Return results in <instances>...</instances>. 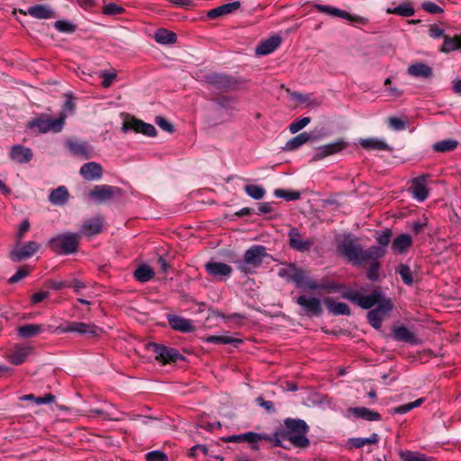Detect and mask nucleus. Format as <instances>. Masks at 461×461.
Returning a JSON list of instances; mask_svg holds the SVG:
<instances>
[{
	"mask_svg": "<svg viewBox=\"0 0 461 461\" xmlns=\"http://www.w3.org/2000/svg\"><path fill=\"white\" fill-rule=\"evenodd\" d=\"M338 251L340 255L348 258L353 265L360 267L364 266L366 262L371 261V264L366 271V278L372 282L380 280V268L381 263L379 258L384 257L386 249L376 246H371L367 249L356 242L350 236L345 237L338 244Z\"/></svg>",
	"mask_w": 461,
	"mask_h": 461,
	"instance_id": "f257e3e1",
	"label": "nucleus"
},
{
	"mask_svg": "<svg viewBox=\"0 0 461 461\" xmlns=\"http://www.w3.org/2000/svg\"><path fill=\"white\" fill-rule=\"evenodd\" d=\"M280 429L284 438L294 447L307 448L310 446V439L307 438L310 427L303 420L286 418Z\"/></svg>",
	"mask_w": 461,
	"mask_h": 461,
	"instance_id": "f03ea898",
	"label": "nucleus"
},
{
	"mask_svg": "<svg viewBox=\"0 0 461 461\" xmlns=\"http://www.w3.org/2000/svg\"><path fill=\"white\" fill-rule=\"evenodd\" d=\"M269 257L266 247L262 245H253L244 253L242 259L235 261L237 268L244 275H251L256 273L265 258Z\"/></svg>",
	"mask_w": 461,
	"mask_h": 461,
	"instance_id": "7ed1b4c3",
	"label": "nucleus"
},
{
	"mask_svg": "<svg viewBox=\"0 0 461 461\" xmlns=\"http://www.w3.org/2000/svg\"><path fill=\"white\" fill-rule=\"evenodd\" d=\"M67 117L66 113H60L57 119H51L49 114L41 113L39 116L29 121L27 126L30 129L37 128L40 133H47L49 131L58 133L63 130Z\"/></svg>",
	"mask_w": 461,
	"mask_h": 461,
	"instance_id": "20e7f679",
	"label": "nucleus"
},
{
	"mask_svg": "<svg viewBox=\"0 0 461 461\" xmlns=\"http://www.w3.org/2000/svg\"><path fill=\"white\" fill-rule=\"evenodd\" d=\"M78 240L79 234L67 232L50 239L49 246L57 254L69 255L77 250Z\"/></svg>",
	"mask_w": 461,
	"mask_h": 461,
	"instance_id": "39448f33",
	"label": "nucleus"
},
{
	"mask_svg": "<svg viewBox=\"0 0 461 461\" xmlns=\"http://www.w3.org/2000/svg\"><path fill=\"white\" fill-rule=\"evenodd\" d=\"M121 117L123 119L121 131L123 133L133 131L135 133H141L148 137L157 136V130L154 125L147 123L142 120L136 118L129 113H122Z\"/></svg>",
	"mask_w": 461,
	"mask_h": 461,
	"instance_id": "423d86ee",
	"label": "nucleus"
},
{
	"mask_svg": "<svg viewBox=\"0 0 461 461\" xmlns=\"http://www.w3.org/2000/svg\"><path fill=\"white\" fill-rule=\"evenodd\" d=\"M203 82L211 88L221 93L235 90L238 80L231 75L225 73L211 72L203 76Z\"/></svg>",
	"mask_w": 461,
	"mask_h": 461,
	"instance_id": "0eeeda50",
	"label": "nucleus"
},
{
	"mask_svg": "<svg viewBox=\"0 0 461 461\" xmlns=\"http://www.w3.org/2000/svg\"><path fill=\"white\" fill-rule=\"evenodd\" d=\"M147 348L155 355V359L163 365L176 363L185 360V357L174 348L167 347L158 343H149Z\"/></svg>",
	"mask_w": 461,
	"mask_h": 461,
	"instance_id": "6e6552de",
	"label": "nucleus"
},
{
	"mask_svg": "<svg viewBox=\"0 0 461 461\" xmlns=\"http://www.w3.org/2000/svg\"><path fill=\"white\" fill-rule=\"evenodd\" d=\"M101 330L90 323L78 322V321H70L66 325L58 326L53 332L62 334L68 332H76L80 335L86 336L87 338H94L98 335V332Z\"/></svg>",
	"mask_w": 461,
	"mask_h": 461,
	"instance_id": "1a4fd4ad",
	"label": "nucleus"
},
{
	"mask_svg": "<svg viewBox=\"0 0 461 461\" xmlns=\"http://www.w3.org/2000/svg\"><path fill=\"white\" fill-rule=\"evenodd\" d=\"M313 8L320 13L345 19L351 24H366L368 23V20L363 16L351 14L347 11L341 10L332 5L315 4Z\"/></svg>",
	"mask_w": 461,
	"mask_h": 461,
	"instance_id": "9d476101",
	"label": "nucleus"
},
{
	"mask_svg": "<svg viewBox=\"0 0 461 461\" xmlns=\"http://www.w3.org/2000/svg\"><path fill=\"white\" fill-rule=\"evenodd\" d=\"M393 304L390 300H384L375 309L367 312L368 323L375 330L382 327L384 318L393 310Z\"/></svg>",
	"mask_w": 461,
	"mask_h": 461,
	"instance_id": "9b49d317",
	"label": "nucleus"
},
{
	"mask_svg": "<svg viewBox=\"0 0 461 461\" xmlns=\"http://www.w3.org/2000/svg\"><path fill=\"white\" fill-rule=\"evenodd\" d=\"M296 303L302 307L303 313L310 317H321L323 313L321 301L314 296L300 295L295 300Z\"/></svg>",
	"mask_w": 461,
	"mask_h": 461,
	"instance_id": "f8f14e48",
	"label": "nucleus"
},
{
	"mask_svg": "<svg viewBox=\"0 0 461 461\" xmlns=\"http://www.w3.org/2000/svg\"><path fill=\"white\" fill-rule=\"evenodd\" d=\"M348 147V142L340 139L334 142L320 146L316 149L312 161H318L329 156L337 154Z\"/></svg>",
	"mask_w": 461,
	"mask_h": 461,
	"instance_id": "ddd939ff",
	"label": "nucleus"
},
{
	"mask_svg": "<svg viewBox=\"0 0 461 461\" xmlns=\"http://www.w3.org/2000/svg\"><path fill=\"white\" fill-rule=\"evenodd\" d=\"M39 244L35 241H28L23 245L15 247L9 255L14 262H21L23 259L32 257L39 249Z\"/></svg>",
	"mask_w": 461,
	"mask_h": 461,
	"instance_id": "4468645a",
	"label": "nucleus"
},
{
	"mask_svg": "<svg viewBox=\"0 0 461 461\" xmlns=\"http://www.w3.org/2000/svg\"><path fill=\"white\" fill-rule=\"evenodd\" d=\"M114 194L115 187L108 185H98L89 192V197L97 203H103L113 199Z\"/></svg>",
	"mask_w": 461,
	"mask_h": 461,
	"instance_id": "2eb2a0df",
	"label": "nucleus"
},
{
	"mask_svg": "<svg viewBox=\"0 0 461 461\" xmlns=\"http://www.w3.org/2000/svg\"><path fill=\"white\" fill-rule=\"evenodd\" d=\"M207 274L214 278L230 276L232 273V267L225 263L217 261H209L204 265Z\"/></svg>",
	"mask_w": 461,
	"mask_h": 461,
	"instance_id": "dca6fc26",
	"label": "nucleus"
},
{
	"mask_svg": "<svg viewBox=\"0 0 461 461\" xmlns=\"http://www.w3.org/2000/svg\"><path fill=\"white\" fill-rule=\"evenodd\" d=\"M79 174L86 181L100 180L103 176V167L97 162H86L81 166Z\"/></svg>",
	"mask_w": 461,
	"mask_h": 461,
	"instance_id": "f3484780",
	"label": "nucleus"
},
{
	"mask_svg": "<svg viewBox=\"0 0 461 461\" xmlns=\"http://www.w3.org/2000/svg\"><path fill=\"white\" fill-rule=\"evenodd\" d=\"M167 321L169 326L174 330L183 333H190L195 330V327L193 325V321L184 317L175 314H168Z\"/></svg>",
	"mask_w": 461,
	"mask_h": 461,
	"instance_id": "a211bd4d",
	"label": "nucleus"
},
{
	"mask_svg": "<svg viewBox=\"0 0 461 461\" xmlns=\"http://www.w3.org/2000/svg\"><path fill=\"white\" fill-rule=\"evenodd\" d=\"M288 236L290 247L299 252L309 251L313 244L311 240H303L301 233L296 228H292Z\"/></svg>",
	"mask_w": 461,
	"mask_h": 461,
	"instance_id": "6ab92c4d",
	"label": "nucleus"
},
{
	"mask_svg": "<svg viewBox=\"0 0 461 461\" xmlns=\"http://www.w3.org/2000/svg\"><path fill=\"white\" fill-rule=\"evenodd\" d=\"M211 101L213 102L219 108L223 109L225 111L239 110V99L233 95L216 94L211 98Z\"/></svg>",
	"mask_w": 461,
	"mask_h": 461,
	"instance_id": "aec40b11",
	"label": "nucleus"
},
{
	"mask_svg": "<svg viewBox=\"0 0 461 461\" xmlns=\"http://www.w3.org/2000/svg\"><path fill=\"white\" fill-rule=\"evenodd\" d=\"M384 300H390L383 295L380 288H375L370 294L360 295L357 305L365 310H369L375 305H378Z\"/></svg>",
	"mask_w": 461,
	"mask_h": 461,
	"instance_id": "412c9836",
	"label": "nucleus"
},
{
	"mask_svg": "<svg viewBox=\"0 0 461 461\" xmlns=\"http://www.w3.org/2000/svg\"><path fill=\"white\" fill-rule=\"evenodd\" d=\"M103 222L99 217H94L83 221L79 230V237H92L102 231Z\"/></svg>",
	"mask_w": 461,
	"mask_h": 461,
	"instance_id": "4be33fe9",
	"label": "nucleus"
},
{
	"mask_svg": "<svg viewBox=\"0 0 461 461\" xmlns=\"http://www.w3.org/2000/svg\"><path fill=\"white\" fill-rule=\"evenodd\" d=\"M67 146L75 156L80 157L84 159H89L93 157V150L85 141L69 140L67 142Z\"/></svg>",
	"mask_w": 461,
	"mask_h": 461,
	"instance_id": "5701e85b",
	"label": "nucleus"
},
{
	"mask_svg": "<svg viewBox=\"0 0 461 461\" xmlns=\"http://www.w3.org/2000/svg\"><path fill=\"white\" fill-rule=\"evenodd\" d=\"M425 181L424 176L414 178L409 188L412 197L419 202H423L429 195V190L425 185Z\"/></svg>",
	"mask_w": 461,
	"mask_h": 461,
	"instance_id": "b1692460",
	"label": "nucleus"
},
{
	"mask_svg": "<svg viewBox=\"0 0 461 461\" xmlns=\"http://www.w3.org/2000/svg\"><path fill=\"white\" fill-rule=\"evenodd\" d=\"M32 149L22 145H14L10 150L11 159L18 164L28 163L32 158Z\"/></svg>",
	"mask_w": 461,
	"mask_h": 461,
	"instance_id": "393cba45",
	"label": "nucleus"
},
{
	"mask_svg": "<svg viewBox=\"0 0 461 461\" xmlns=\"http://www.w3.org/2000/svg\"><path fill=\"white\" fill-rule=\"evenodd\" d=\"M393 337L396 341L409 343L411 345H416L419 342L418 338L412 332H411L405 326H393Z\"/></svg>",
	"mask_w": 461,
	"mask_h": 461,
	"instance_id": "a878e982",
	"label": "nucleus"
},
{
	"mask_svg": "<svg viewBox=\"0 0 461 461\" xmlns=\"http://www.w3.org/2000/svg\"><path fill=\"white\" fill-rule=\"evenodd\" d=\"M413 240L410 234L402 233L398 235L392 242L391 249L393 253L403 254L411 246Z\"/></svg>",
	"mask_w": 461,
	"mask_h": 461,
	"instance_id": "bb28decb",
	"label": "nucleus"
},
{
	"mask_svg": "<svg viewBox=\"0 0 461 461\" xmlns=\"http://www.w3.org/2000/svg\"><path fill=\"white\" fill-rule=\"evenodd\" d=\"M240 7V2L234 1L231 3L221 5L216 8L211 9L207 12L209 19H216L226 14H231Z\"/></svg>",
	"mask_w": 461,
	"mask_h": 461,
	"instance_id": "cd10ccee",
	"label": "nucleus"
},
{
	"mask_svg": "<svg viewBox=\"0 0 461 461\" xmlns=\"http://www.w3.org/2000/svg\"><path fill=\"white\" fill-rule=\"evenodd\" d=\"M20 12L37 19H50L54 17V11L50 6L44 5H32L30 6L27 11L23 12L20 10Z\"/></svg>",
	"mask_w": 461,
	"mask_h": 461,
	"instance_id": "c85d7f7f",
	"label": "nucleus"
},
{
	"mask_svg": "<svg viewBox=\"0 0 461 461\" xmlns=\"http://www.w3.org/2000/svg\"><path fill=\"white\" fill-rule=\"evenodd\" d=\"M348 411L356 418L363 419L369 421L381 420L382 416L378 411L366 407H351Z\"/></svg>",
	"mask_w": 461,
	"mask_h": 461,
	"instance_id": "c756f323",
	"label": "nucleus"
},
{
	"mask_svg": "<svg viewBox=\"0 0 461 461\" xmlns=\"http://www.w3.org/2000/svg\"><path fill=\"white\" fill-rule=\"evenodd\" d=\"M52 327L45 324H25L18 328V335L22 338H33Z\"/></svg>",
	"mask_w": 461,
	"mask_h": 461,
	"instance_id": "7c9ffc66",
	"label": "nucleus"
},
{
	"mask_svg": "<svg viewBox=\"0 0 461 461\" xmlns=\"http://www.w3.org/2000/svg\"><path fill=\"white\" fill-rule=\"evenodd\" d=\"M281 38L279 36H272L271 38L263 41L256 49L258 55H268L274 52L280 45Z\"/></svg>",
	"mask_w": 461,
	"mask_h": 461,
	"instance_id": "2f4dec72",
	"label": "nucleus"
},
{
	"mask_svg": "<svg viewBox=\"0 0 461 461\" xmlns=\"http://www.w3.org/2000/svg\"><path fill=\"white\" fill-rule=\"evenodd\" d=\"M69 198V193L66 186L60 185L55 189H53L50 195H49V201L54 204L62 206L66 204Z\"/></svg>",
	"mask_w": 461,
	"mask_h": 461,
	"instance_id": "473e14b6",
	"label": "nucleus"
},
{
	"mask_svg": "<svg viewBox=\"0 0 461 461\" xmlns=\"http://www.w3.org/2000/svg\"><path fill=\"white\" fill-rule=\"evenodd\" d=\"M408 74L415 77L430 78L433 76V70L427 64L417 62L408 68Z\"/></svg>",
	"mask_w": 461,
	"mask_h": 461,
	"instance_id": "72a5a7b5",
	"label": "nucleus"
},
{
	"mask_svg": "<svg viewBox=\"0 0 461 461\" xmlns=\"http://www.w3.org/2000/svg\"><path fill=\"white\" fill-rule=\"evenodd\" d=\"M31 347H15L8 355V360L15 366L23 364L32 352Z\"/></svg>",
	"mask_w": 461,
	"mask_h": 461,
	"instance_id": "f704fd0d",
	"label": "nucleus"
},
{
	"mask_svg": "<svg viewBox=\"0 0 461 461\" xmlns=\"http://www.w3.org/2000/svg\"><path fill=\"white\" fill-rule=\"evenodd\" d=\"M323 303L327 309L335 316L350 314V308L345 303H336L330 297L325 298Z\"/></svg>",
	"mask_w": 461,
	"mask_h": 461,
	"instance_id": "c9c22d12",
	"label": "nucleus"
},
{
	"mask_svg": "<svg viewBox=\"0 0 461 461\" xmlns=\"http://www.w3.org/2000/svg\"><path fill=\"white\" fill-rule=\"evenodd\" d=\"M359 144L367 150H392V148L384 140L377 138L363 139L359 141Z\"/></svg>",
	"mask_w": 461,
	"mask_h": 461,
	"instance_id": "e433bc0d",
	"label": "nucleus"
},
{
	"mask_svg": "<svg viewBox=\"0 0 461 461\" xmlns=\"http://www.w3.org/2000/svg\"><path fill=\"white\" fill-rule=\"evenodd\" d=\"M443 40V43L438 49L440 52L449 53L455 50H461V33L453 37L447 35Z\"/></svg>",
	"mask_w": 461,
	"mask_h": 461,
	"instance_id": "4c0bfd02",
	"label": "nucleus"
},
{
	"mask_svg": "<svg viewBox=\"0 0 461 461\" xmlns=\"http://www.w3.org/2000/svg\"><path fill=\"white\" fill-rule=\"evenodd\" d=\"M312 139V134L303 131L289 140L284 148L286 151H294Z\"/></svg>",
	"mask_w": 461,
	"mask_h": 461,
	"instance_id": "58836bf2",
	"label": "nucleus"
},
{
	"mask_svg": "<svg viewBox=\"0 0 461 461\" xmlns=\"http://www.w3.org/2000/svg\"><path fill=\"white\" fill-rule=\"evenodd\" d=\"M399 456L402 461H437L435 457L412 450H400Z\"/></svg>",
	"mask_w": 461,
	"mask_h": 461,
	"instance_id": "ea45409f",
	"label": "nucleus"
},
{
	"mask_svg": "<svg viewBox=\"0 0 461 461\" xmlns=\"http://www.w3.org/2000/svg\"><path fill=\"white\" fill-rule=\"evenodd\" d=\"M155 41L163 45L173 44L176 41V34L167 29H158L154 34Z\"/></svg>",
	"mask_w": 461,
	"mask_h": 461,
	"instance_id": "a19ab883",
	"label": "nucleus"
},
{
	"mask_svg": "<svg viewBox=\"0 0 461 461\" xmlns=\"http://www.w3.org/2000/svg\"><path fill=\"white\" fill-rule=\"evenodd\" d=\"M133 276L137 281L146 283L155 276V272L149 266L142 264L136 268Z\"/></svg>",
	"mask_w": 461,
	"mask_h": 461,
	"instance_id": "79ce46f5",
	"label": "nucleus"
},
{
	"mask_svg": "<svg viewBox=\"0 0 461 461\" xmlns=\"http://www.w3.org/2000/svg\"><path fill=\"white\" fill-rule=\"evenodd\" d=\"M387 14H393L403 17H411L414 15L415 10L410 2H405L394 8H388Z\"/></svg>",
	"mask_w": 461,
	"mask_h": 461,
	"instance_id": "37998d69",
	"label": "nucleus"
},
{
	"mask_svg": "<svg viewBox=\"0 0 461 461\" xmlns=\"http://www.w3.org/2000/svg\"><path fill=\"white\" fill-rule=\"evenodd\" d=\"M379 441V436L376 433H372L368 438H352L349 439V443L356 448H361L366 445L377 444Z\"/></svg>",
	"mask_w": 461,
	"mask_h": 461,
	"instance_id": "c03bdc74",
	"label": "nucleus"
},
{
	"mask_svg": "<svg viewBox=\"0 0 461 461\" xmlns=\"http://www.w3.org/2000/svg\"><path fill=\"white\" fill-rule=\"evenodd\" d=\"M457 146V140L454 139H446L434 143L433 149L437 152H448L456 149Z\"/></svg>",
	"mask_w": 461,
	"mask_h": 461,
	"instance_id": "a18cd8bd",
	"label": "nucleus"
},
{
	"mask_svg": "<svg viewBox=\"0 0 461 461\" xmlns=\"http://www.w3.org/2000/svg\"><path fill=\"white\" fill-rule=\"evenodd\" d=\"M205 341L212 344H232L235 347H238L242 343V339H236L229 336H217L212 335L206 338Z\"/></svg>",
	"mask_w": 461,
	"mask_h": 461,
	"instance_id": "49530a36",
	"label": "nucleus"
},
{
	"mask_svg": "<svg viewBox=\"0 0 461 461\" xmlns=\"http://www.w3.org/2000/svg\"><path fill=\"white\" fill-rule=\"evenodd\" d=\"M197 450H201L202 453L206 456L219 459L220 461L223 460V458L221 456L215 455L212 451H210L209 448L205 445H201V444L192 447L189 449L188 456L191 458L196 459L197 458Z\"/></svg>",
	"mask_w": 461,
	"mask_h": 461,
	"instance_id": "de8ad7c7",
	"label": "nucleus"
},
{
	"mask_svg": "<svg viewBox=\"0 0 461 461\" xmlns=\"http://www.w3.org/2000/svg\"><path fill=\"white\" fill-rule=\"evenodd\" d=\"M22 401H32L37 405L47 404L54 402L55 396L52 393H46L44 396H35L32 393L24 394L21 397Z\"/></svg>",
	"mask_w": 461,
	"mask_h": 461,
	"instance_id": "09e8293b",
	"label": "nucleus"
},
{
	"mask_svg": "<svg viewBox=\"0 0 461 461\" xmlns=\"http://www.w3.org/2000/svg\"><path fill=\"white\" fill-rule=\"evenodd\" d=\"M395 272L402 277V282L407 285H411L414 283L411 268L408 265L401 263L395 269Z\"/></svg>",
	"mask_w": 461,
	"mask_h": 461,
	"instance_id": "8fccbe9b",
	"label": "nucleus"
},
{
	"mask_svg": "<svg viewBox=\"0 0 461 461\" xmlns=\"http://www.w3.org/2000/svg\"><path fill=\"white\" fill-rule=\"evenodd\" d=\"M281 433H283V431L279 427L275 430L273 434H268V438H266V441L272 442L274 447H278L289 450L290 446L284 444L283 440L285 438Z\"/></svg>",
	"mask_w": 461,
	"mask_h": 461,
	"instance_id": "3c124183",
	"label": "nucleus"
},
{
	"mask_svg": "<svg viewBox=\"0 0 461 461\" xmlns=\"http://www.w3.org/2000/svg\"><path fill=\"white\" fill-rule=\"evenodd\" d=\"M245 193L255 200L262 199L266 194V190L258 185H247L244 186Z\"/></svg>",
	"mask_w": 461,
	"mask_h": 461,
	"instance_id": "603ef678",
	"label": "nucleus"
},
{
	"mask_svg": "<svg viewBox=\"0 0 461 461\" xmlns=\"http://www.w3.org/2000/svg\"><path fill=\"white\" fill-rule=\"evenodd\" d=\"M424 402V398H419L414 402H408L393 409V412L396 414H405L414 408L420 406Z\"/></svg>",
	"mask_w": 461,
	"mask_h": 461,
	"instance_id": "864d4df0",
	"label": "nucleus"
},
{
	"mask_svg": "<svg viewBox=\"0 0 461 461\" xmlns=\"http://www.w3.org/2000/svg\"><path fill=\"white\" fill-rule=\"evenodd\" d=\"M274 195L277 198H284L286 201H296L301 197V193L298 191L276 189Z\"/></svg>",
	"mask_w": 461,
	"mask_h": 461,
	"instance_id": "5fc2aeb1",
	"label": "nucleus"
},
{
	"mask_svg": "<svg viewBox=\"0 0 461 461\" xmlns=\"http://www.w3.org/2000/svg\"><path fill=\"white\" fill-rule=\"evenodd\" d=\"M393 231L391 229H384L382 231L376 232L375 240L377 243L380 245V248L385 249L392 239Z\"/></svg>",
	"mask_w": 461,
	"mask_h": 461,
	"instance_id": "6e6d98bb",
	"label": "nucleus"
},
{
	"mask_svg": "<svg viewBox=\"0 0 461 461\" xmlns=\"http://www.w3.org/2000/svg\"><path fill=\"white\" fill-rule=\"evenodd\" d=\"M343 287V285L337 284L334 281H330L327 279H322L320 284V289H322L329 294L339 292Z\"/></svg>",
	"mask_w": 461,
	"mask_h": 461,
	"instance_id": "4d7b16f0",
	"label": "nucleus"
},
{
	"mask_svg": "<svg viewBox=\"0 0 461 461\" xmlns=\"http://www.w3.org/2000/svg\"><path fill=\"white\" fill-rule=\"evenodd\" d=\"M311 122L310 117H302L295 119L292 123L289 125V131L291 133H296L304 127H306Z\"/></svg>",
	"mask_w": 461,
	"mask_h": 461,
	"instance_id": "13d9d810",
	"label": "nucleus"
},
{
	"mask_svg": "<svg viewBox=\"0 0 461 461\" xmlns=\"http://www.w3.org/2000/svg\"><path fill=\"white\" fill-rule=\"evenodd\" d=\"M54 27L60 32L72 33L76 31V25L67 20H59L54 23Z\"/></svg>",
	"mask_w": 461,
	"mask_h": 461,
	"instance_id": "bf43d9fd",
	"label": "nucleus"
},
{
	"mask_svg": "<svg viewBox=\"0 0 461 461\" xmlns=\"http://www.w3.org/2000/svg\"><path fill=\"white\" fill-rule=\"evenodd\" d=\"M307 278L306 272L302 268L296 267L295 272L292 276V282H294L297 287H303Z\"/></svg>",
	"mask_w": 461,
	"mask_h": 461,
	"instance_id": "052dcab7",
	"label": "nucleus"
},
{
	"mask_svg": "<svg viewBox=\"0 0 461 461\" xmlns=\"http://www.w3.org/2000/svg\"><path fill=\"white\" fill-rule=\"evenodd\" d=\"M421 8L431 14H442L444 12L443 8L436 5L435 3L431 1H425L421 5Z\"/></svg>",
	"mask_w": 461,
	"mask_h": 461,
	"instance_id": "680f3d73",
	"label": "nucleus"
},
{
	"mask_svg": "<svg viewBox=\"0 0 461 461\" xmlns=\"http://www.w3.org/2000/svg\"><path fill=\"white\" fill-rule=\"evenodd\" d=\"M29 274H30V269L27 267H21L17 270V272L9 278L8 283L9 284L17 283V282L21 281L22 279H23L24 277H26L27 276H29Z\"/></svg>",
	"mask_w": 461,
	"mask_h": 461,
	"instance_id": "e2e57ef3",
	"label": "nucleus"
},
{
	"mask_svg": "<svg viewBox=\"0 0 461 461\" xmlns=\"http://www.w3.org/2000/svg\"><path fill=\"white\" fill-rule=\"evenodd\" d=\"M428 33L429 36L434 40L444 39L447 36L445 31L439 28L436 23L429 26Z\"/></svg>",
	"mask_w": 461,
	"mask_h": 461,
	"instance_id": "0e129e2a",
	"label": "nucleus"
},
{
	"mask_svg": "<svg viewBox=\"0 0 461 461\" xmlns=\"http://www.w3.org/2000/svg\"><path fill=\"white\" fill-rule=\"evenodd\" d=\"M156 123L158 126L162 129L163 131L172 133L174 131V126L171 122H169L165 117L163 116H157L155 119Z\"/></svg>",
	"mask_w": 461,
	"mask_h": 461,
	"instance_id": "69168bd1",
	"label": "nucleus"
},
{
	"mask_svg": "<svg viewBox=\"0 0 461 461\" xmlns=\"http://www.w3.org/2000/svg\"><path fill=\"white\" fill-rule=\"evenodd\" d=\"M146 460L147 461H167V456L162 451L154 450V451H150L146 454Z\"/></svg>",
	"mask_w": 461,
	"mask_h": 461,
	"instance_id": "338daca9",
	"label": "nucleus"
},
{
	"mask_svg": "<svg viewBox=\"0 0 461 461\" xmlns=\"http://www.w3.org/2000/svg\"><path fill=\"white\" fill-rule=\"evenodd\" d=\"M388 125L394 131H402L406 128L405 122L398 117H389Z\"/></svg>",
	"mask_w": 461,
	"mask_h": 461,
	"instance_id": "774afa93",
	"label": "nucleus"
}]
</instances>
